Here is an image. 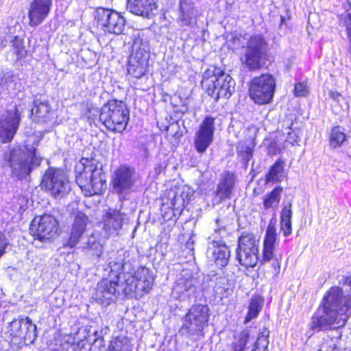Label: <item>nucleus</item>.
<instances>
[{"instance_id": "obj_51", "label": "nucleus", "mask_w": 351, "mask_h": 351, "mask_svg": "<svg viewBox=\"0 0 351 351\" xmlns=\"http://www.w3.org/2000/svg\"><path fill=\"white\" fill-rule=\"evenodd\" d=\"M329 97L337 103L340 102L341 95L337 90H330L328 93Z\"/></svg>"}, {"instance_id": "obj_6", "label": "nucleus", "mask_w": 351, "mask_h": 351, "mask_svg": "<svg viewBox=\"0 0 351 351\" xmlns=\"http://www.w3.org/2000/svg\"><path fill=\"white\" fill-rule=\"evenodd\" d=\"M153 281L149 270L145 267H139L133 273L128 270L122 274L121 282L117 280L120 284L119 290L126 296L134 293L141 295L143 292H149Z\"/></svg>"}, {"instance_id": "obj_56", "label": "nucleus", "mask_w": 351, "mask_h": 351, "mask_svg": "<svg viewBox=\"0 0 351 351\" xmlns=\"http://www.w3.org/2000/svg\"><path fill=\"white\" fill-rule=\"evenodd\" d=\"M345 284L348 285L351 288V275L346 278Z\"/></svg>"}, {"instance_id": "obj_36", "label": "nucleus", "mask_w": 351, "mask_h": 351, "mask_svg": "<svg viewBox=\"0 0 351 351\" xmlns=\"http://www.w3.org/2000/svg\"><path fill=\"white\" fill-rule=\"evenodd\" d=\"M282 192V188L277 186L270 193H267L263 198L265 209L276 208L280 202Z\"/></svg>"}, {"instance_id": "obj_40", "label": "nucleus", "mask_w": 351, "mask_h": 351, "mask_svg": "<svg viewBox=\"0 0 351 351\" xmlns=\"http://www.w3.org/2000/svg\"><path fill=\"white\" fill-rule=\"evenodd\" d=\"M263 300L258 296L252 297L249 305L248 313L245 318L244 323L247 324L258 317L262 309Z\"/></svg>"}, {"instance_id": "obj_2", "label": "nucleus", "mask_w": 351, "mask_h": 351, "mask_svg": "<svg viewBox=\"0 0 351 351\" xmlns=\"http://www.w3.org/2000/svg\"><path fill=\"white\" fill-rule=\"evenodd\" d=\"M3 160L10 167L12 177L25 180L29 177L32 170L38 167L42 159L36 156V149L32 147L25 152L21 149L14 148L3 152Z\"/></svg>"}, {"instance_id": "obj_8", "label": "nucleus", "mask_w": 351, "mask_h": 351, "mask_svg": "<svg viewBox=\"0 0 351 351\" xmlns=\"http://www.w3.org/2000/svg\"><path fill=\"white\" fill-rule=\"evenodd\" d=\"M276 90V80L269 73L254 77L250 84V98L258 105L271 103Z\"/></svg>"}, {"instance_id": "obj_37", "label": "nucleus", "mask_w": 351, "mask_h": 351, "mask_svg": "<svg viewBox=\"0 0 351 351\" xmlns=\"http://www.w3.org/2000/svg\"><path fill=\"white\" fill-rule=\"evenodd\" d=\"M259 241L252 233H243L238 240V247L258 252Z\"/></svg>"}, {"instance_id": "obj_60", "label": "nucleus", "mask_w": 351, "mask_h": 351, "mask_svg": "<svg viewBox=\"0 0 351 351\" xmlns=\"http://www.w3.org/2000/svg\"><path fill=\"white\" fill-rule=\"evenodd\" d=\"M45 217V215H44V216H41L40 219V220L44 219Z\"/></svg>"}, {"instance_id": "obj_55", "label": "nucleus", "mask_w": 351, "mask_h": 351, "mask_svg": "<svg viewBox=\"0 0 351 351\" xmlns=\"http://www.w3.org/2000/svg\"><path fill=\"white\" fill-rule=\"evenodd\" d=\"M7 40L5 39L1 40L0 42V51L2 50L7 45Z\"/></svg>"}, {"instance_id": "obj_25", "label": "nucleus", "mask_w": 351, "mask_h": 351, "mask_svg": "<svg viewBox=\"0 0 351 351\" xmlns=\"http://www.w3.org/2000/svg\"><path fill=\"white\" fill-rule=\"evenodd\" d=\"M34 121L38 123H46L50 118L51 107L47 100L41 101L36 99L34 101V108L32 110Z\"/></svg>"}, {"instance_id": "obj_26", "label": "nucleus", "mask_w": 351, "mask_h": 351, "mask_svg": "<svg viewBox=\"0 0 351 351\" xmlns=\"http://www.w3.org/2000/svg\"><path fill=\"white\" fill-rule=\"evenodd\" d=\"M254 332L251 329L246 328L234 337L231 345V351H247L248 344L254 341Z\"/></svg>"}, {"instance_id": "obj_18", "label": "nucleus", "mask_w": 351, "mask_h": 351, "mask_svg": "<svg viewBox=\"0 0 351 351\" xmlns=\"http://www.w3.org/2000/svg\"><path fill=\"white\" fill-rule=\"evenodd\" d=\"M207 256L217 267H223L229 262L230 250L222 240H213L208 243Z\"/></svg>"}, {"instance_id": "obj_7", "label": "nucleus", "mask_w": 351, "mask_h": 351, "mask_svg": "<svg viewBox=\"0 0 351 351\" xmlns=\"http://www.w3.org/2000/svg\"><path fill=\"white\" fill-rule=\"evenodd\" d=\"M149 58V41L143 36H136L132 45L128 60V73L135 78H141L147 72Z\"/></svg>"}, {"instance_id": "obj_54", "label": "nucleus", "mask_w": 351, "mask_h": 351, "mask_svg": "<svg viewBox=\"0 0 351 351\" xmlns=\"http://www.w3.org/2000/svg\"><path fill=\"white\" fill-rule=\"evenodd\" d=\"M194 241L192 240L191 238L189 239V241L186 243V247L189 248L191 250H193V245Z\"/></svg>"}, {"instance_id": "obj_58", "label": "nucleus", "mask_w": 351, "mask_h": 351, "mask_svg": "<svg viewBox=\"0 0 351 351\" xmlns=\"http://www.w3.org/2000/svg\"><path fill=\"white\" fill-rule=\"evenodd\" d=\"M95 342H98V343H101V339H99V337H98L97 339H95Z\"/></svg>"}, {"instance_id": "obj_12", "label": "nucleus", "mask_w": 351, "mask_h": 351, "mask_svg": "<svg viewBox=\"0 0 351 351\" xmlns=\"http://www.w3.org/2000/svg\"><path fill=\"white\" fill-rule=\"evenodd\" d=\"M21 113L15 106L0 116V141L8 143L12 141L21 123Z\"/></svg>"}, {"instance_id": "obj_53", "label": "nucleus", "mask_w": 351, "mask_h": 351, "mask_svg": "<svg viewBox=\"0 0 351 351\" xmlns=\"http://www.w3.org/2000/svg\"><path fill=\"white\" fill-rule=\"evenodd\" d=\"M287 134H288V137H287L288 141H289L292 144H293V143H296L298 141V136H297L295 134H293L291 132H288Z\"/></svg>"}, {"instance_id": "obj_11", "label": "nucleus", "mask_w": 351, "mask_h": 351, "mask_svg": "<svg viewBox=\"0 0 351 351\" xmlns=\"http://www.w3.org/2000/svg\"><path fill=\"white\" fill-rule=\"evenodd\" d=\"M41 184L55 198H62L67 195L71 186L65 173L53 167L46 170Z\"/></svg>"}, {"instance_id": "obj_49", "label": "nucleus", "mask_w": 351, "mask_h": 351, "mask_svg": "<svg viewBox=\"0 0 351 351\" xmlns=\"http://www.w3.org/2000/svg\"><path fill=\"white\" fill-rule=\"evenodd\" d=\"M107 219H124L125 214L121 210L109 208L106 213Z\"/></svg>"}, {"instance_id": "obj_17", "label": "nucleus", "mask_w": 351, "mask_h": 351, "mask_svg": "<svg viewBox=\"0 0 351 351\" xmlns=\"http://www.w3.org/2000/svg\"><path fill=\"white\" fill-rule=\"evenodd\" d=\"M237 182L236 175L229 171H223L219 180L213 198V204H219L223 200L231 197L232 191Z\"/></svg>"}, {"instance_id": "obj_27", "label": "nucleus", "mask_w": 351, "mask_h": 351, "mask_svg": "<svg viewBox=\"0 0 351 351\" xmlns=\"http://www.w3.org/2000/svg\"><path fill=\"white\" fill-rule=\"evenodd\" d=\"M131 269V264L124 261L121 256L116 257L114 260L110 261L108 265V268L110 276L112 278L114 276L117 280L121 282L122 274L128 270Z\"/></svg>"}, {"instance_id": "obj_57", "label": "nucleus", "mask_w": 351, "mask_h": 351, "mask_svg": "<svg viewBox=\"0 0 351 351\" xmlns=\"http://www.w3.org/2000/svg\"><path fill=\"white\" fill-rule=\"evenodd\" d=\"M165 168V166H163L162 164H160L158 165V167L156 168V171L158 173H160Z\"/></svg>"}, {"instance_id": "obj_1", "label": "nucleus", "mask_w": 351, "mask_h": 351, "mask_svg": "<svg viewBox=\"0 0 351 351\" xmlns=\"http://www.w3.org/2000/svg\"><path fill=\"white\" fill-rule=\"evenodd\" d=\"M351 315V297L343 294L338 287L330 289L324 303L314 313L311 328L320 331L343 326Z\"/></svg>"}, {"instance_id": "obj_10", "label": "nucleus", "mask_w": 351, "mask_h": 351, "mask_svg": "<svg viewBox=\"0 0 351 351\" xmlns=\"http://www.w3.org/2000/svg\"><path fill=\"white\" fill-rule=\"evenodd\" d=\"M209 317L210 309L207 305H193L184 317L181 330L190 336L202 335Z\"/></svg>"}, {"instance_id": "obj_24", "label": "nucleus", "mask_w": 351, "mask_h": 351, "mask_svg": "<svg viewBox=\"0 0 351 351\" xmlns=\"http://www.w3.org/2000/svg\"><path fill=\"white\" fill-rule=\"evenodd\" d=\"M156 8L155 0H128L127 10L131 13L149 19Z\"/></svg>"}, {"instance_id": "obj_35", "label": "nucleus", "mask_w": 351, "mask_h": 351, "mask_svg": "<svg viewBox=\"0 0 351 351\" xmlns=\"http://www.w3.org/2000/svg\"><path fill=\"white\" fill-rule=\"evenodd\" d=\"M219 83L221 85V98H229L234 92L235 82L233 78L228 74L222 71L219 75Z\"/></svg>"}, {"instance_id": "obj_43", "label": "nucleus", "mask_w": 351, "mask_h": 351, "mask_svg": "<svg viewBox=\"0 0 351 351\" xmlns=\"http://www.w3.org/2000/svg\"><path fill=\"white\" fill-rule=\"evenodd\" d=\"M171 205L173 206V209L176 210H182L184 208L186 207V204L184 199H182L180 194H179L178 189H176L175 192H173Z\"/></svg>"}, {"instance_id": "obj_38", "label": "nucleus", "mask_w": 351, "mask_h": 351, "mask_svg": "<svg viewBox=\"0 0 351 351\" xmlns=\"http://www.w3.org/2000/svg\"><path fill=\"white\" fill-rule=\"evenodd\" d=\"M10 51L16 56L18 62L25 58L27 50L24 45V40L19 36H13L10 40Z\"/></svg>"}, {"instance_id": "obj_20", "label": "nucleus", "mask_w": 351, "mask_h": 351, "mask_svg": "<svg viewBox=\"0 0 351 351\" xmlns=\"http://www.w3.org/2000/svg\"><path fill=\"white\" fill-rule=\"evenodd\" d=\"M222 71L219 69H207L202 75V86L206 90L208 95L214 98L216 101L221 98V85L219 83V75Z\"/></svg>"}, {"instance_id": "obj_9", "label": "nucleus", "mask_w": 351, "mask_h": 351, "mask_svg": "<svg viewBox=\"0 0 351 351\" xmlns=\"http://www.w3.org/2000/svg\"><path fill=\"white\" fill-rule=\"evenodd\" d=\"M95 20L97 27L105 34L121 35L125 30V17L114 10L98 8L95 10Z\"/></svg>"}, {"instance_id": "obj_22", "label": "nucleus", "mask_w": 351, "mask_h": 351, "mask_svg": "<svg viewBox=\"0 0 351 351\" xmlns=\"http://www.w3.org/2000/svg\"><path fill=\"white\" fill-rule=\"evenodd\" d=\"M178 22L181 26L194 27L197 25L198 11L192 0H180Z\"/></svg>"}, {"instance_id": "obj_23", "label": "nucleus", "mask_w": 351, "mask_h": 351, "mask_svg": "<svg viewBox=\"0 0 351 351\" xmlns=\"http://www.w3.org/2000/svg\"><path fill=\"white\" fill-rule=\"evenodd\" d=\"M10 327L16 336L29 339H34L37 337L36 326L32 324L31 319L28 317L12 321Z\"/></svg>"}, {"instance_id": "obj_50", "label": "nucleus", "mask_w": 351, "mask_h": 351, "mask_svg": "<svg viewBox=\"0 0 351 351\" xmlns=\"http://www.w3.org/2000/svg\"><path fill=\"white\" fill-rule=\"evenodd\" d=\"M280 226L285 237L291 233V221H280Z\"/></svg>"}, {"instance_id": "obj_45", "label": "nucleus", "mask_w": 351, "mask_h": 351, "mask_svg": "<svg viewBox=\"0 0 351 351\" xmlns=\"http://www.w3.org/2000/svg\"><path fill=\"white\" fill-rule=\"evenodd\" d=\"M76 204H73L69 206L67 210L70 212V217L73 219H88L85 214L78 210Z\"/></svg>"}, {"instance_id": "obj_47", "label": "nucleus", "mask_w": 351, "mask_h": 351, "mask_svg": "<svg viewBox=\"0 0 351 351\" xmlns=\"http://www.w3.org/2000/svg\"><path fill=\"white\" fill-rule=\"evenodd\" d=\"M89 247L95 251V255L99 257L102 254L103 246L99 243L96 242L95 238L91 237L88 241Z\"/></svg>"}, {"instance_id": "obj_34", "label": "nucleus", "mask_w": 351, "mask_h": 351, "mask_svg": "<svg viewBox=\"0 0 351 351\" xmlns=\"http://www.w3.org/2000/svg\"><path fill=\"white\" fill-rule=\"evenodd\" d=\"M228 279L225 276H220L216 278L215 285L213 287V292L215 299L221 300L227 297L232 291Z\"/></svg>"}, {"instance_id": "obj_44", "label": "nucleus", "mask_w": 351, "mask_h": 351, "mask_svg": "<svg viewBox=\"0 0 351 351\" xmlns=\"http://www.w3.org/2000/svg\"><path fill=\"white\" fill-rule=\"evenodd\" d=\"M179 192V194L182 196V199H184L185 204L186 206L188 205L189 201L191 199L192 197L194 195L193 189L189 186H182L180 187L177 188Z\"/></svg>"}, {"instance_id": "obj_30", "label": "nucleus", "mask_w": 351, "mask_h": 351, "mask_svg": "<svg viewBox=\"0 0 351 351\" xmlns=\"http://www.w3.org/2000/svg\"><path fill=\"white\" fill-rule=\"evenodd\" d=\"M257 252H252L237 247V259L241 265L245 267H254L258 261Z\"/></svg>"}, {"instance_id": "obj_3", "label": "nucleus", "mask_w": 351, "mask_h": 351, "mask_svg": "<svg viewBox=\"0 0 351 351\" xmlns=\"http://www.w3.org/2000/svg\"><path fill=\"white\" fill-rule=\"evenodd\" d=\"M75 181L86 196L98 193L102 187V169L95 160L82 158L75 167Z\"/></svg>"}, {"instance_id": "obj_28", "label": "nucleus", "mask_w": 351, "mask_h": 351, "mask_svg": "<svg viewBox=\"0 0 351 351\" xmlns=\"http://www.w3.org/2000/svg\"><path fill=\"white\" fill-rule=\"evenodd\" d=\"M195 280L192 276L185 277L184 276L179 278L176 285L173 288V291L177 294H183L184 297H189L195 291ZM182 297L181 295H179Z\"/></svg>"}, {"instance_id": "obj_59", "label": "nucleus", "mask_w": 351, "mask_h": 351, "mask_svg": "<svg viewBox=\"0 0 351 351\" xmlns=\"http://www.w3.org/2000/svg\"><path fill=\"white\" fill-rule=\"evenodd\" d=\"M49 219H53V220H55V219H56V218H55L54 217H51V216H49Z\"/></svg>"}, {"instance_id": "obj_14", "label": "nucleus", "mask_w": 351, "mask_h": 351, "mask_svg": "<svg viewBox=\"0 0 351 351\" xmlns=\"http://www.w3.org/2000/svg\"><path fill=\"white\" fill-rule=\"evenodd\" d=\"M277 239L275 224L271 221L267 226L263 242L262 263L272 261L273 274L277 276L280 271V263L279 260L274 257V246Z\"/></svg>"}, {"instance_id": "obj_13", "label": "nucleus", "mask_w": 351, "mask_h": 351, "mask_svg": "<svg viewBox=\"0 0 351 351\" xmlns=\"http://www.w3.org/2000/svg\"><path fill=\"white\" fill-rule=\"evenodd\" d=\"M215 130V118L206 116L195 133L193 144L199 154H204L213 143Z\"/></svg>"}, {"instance_id": "obj_52", "label": "nucleus", "mask_w": 351, "mask_h": 351, "mask_svg": "<svg viewBox=\"0 0 351 351\" xmlns=\"http://www.w3.org/2000/svg\"><path fill=\"white\" fill-rule=\"evenodd\" d=\"M157 247H158L157 249L158 250H160L163 254L162 255L165 256V254L167 251V247H168L167 243L165 242V243H160L159 245H157Z\"/></svg>"}, {"instance_id": "obj_19", "label": "nucleus", "mask_w": 351, "mask_h": 351, "mask_svg": "<svg viewBox=\"0 0 351 351\" xmlns=\"http://www.w3.org/2000/svg\"><path fill=\"white\" fill-rule=\"evenodd\" d=\"M58 230V221H32L29 226L32 236L42 241L53 238Z\"/></svg>"}, {"instance_id": "obj_62", "label": "nucleus", "mask_w": 351, "mask_h": 351, "mask_svg": "<svg viewBox=\"0 0 351 351\" xmlns=\"http://www.w3.org/2000/svg\"><path fill=\"white\" fill-rule=\"evenodd\" d=\"M284 20V18L282 16H281V21H283Z\"/></svg>"}, {"instance_id": "obj_5", "label": "nucleus", "mask_w": 351, "mask_h": 351, "mask_svg": "<svg viewBox=\"0 0 351 351\" xmlns=\"http://www.w3.org/2000/svg\"><path fill=\"white\" fill-rule=\"evenodd\" d=\"M129 119L130 110L122 101L111 99L100 109V121L108 130L114 132H123Z\"/></svg>"}, {"instance_id": "obj_4", "label": "nucleus", "mask_w": 351, "mask_h": 351, "mask_svg": "<svg viewBox=\"0 0 351 351\" xmlns=\"http://www.w3.org/2000/svg\"><path fill=\"white\" fill-rule=\"evenodd\" d=\"M242 64L250 71L260 69L267 59L269 50V43L261 34H255L246 39L243 46Z\"/></svg>"}, {"instance_id": "obj_15", "label": "nucleus", "mask_w": 351, "mask_h": 351, "mask_svg": "<svg viewBox=\"0 0 351 351\" xmlns=\"http://www.w3.org/2000/svg\"><path fill=\"white\" fill-rule=\"evenodd\" d=\"M134 174L133 169L124 165L119 167L112 176L113 191L119 195L128 194L136 182Z\"/></svg>"}, {"instance_id": "obj_21", "label": "nucleus", "mask_w": 351, "mask_h": 351, "mask_svg": "<svg viewBox=\"0 0 351 351\" xmlns=\"http://www.w3.org/2000/svg\"><path fill=\"white\" fill-rule=\"evenodd\" d=\"M51 3L52 0H34L28 12L30 26L35 27L43 23L50 12Z\"/></svg>"}, {"instance_id": "obj_42", "label": "nucleus", "mask_w": 351, "mask_h": 351, "mask_svg": "<svg viewBox=\"0 0 351 351\" xmlns=\"http://www.w3.org/2000/svg\"><path fill=\"white\" fill-rule=\"evenodd\" d=\"M102 227L106 232V235L117 234V230L121 228V224L120 221H103Z\"/></svg>"}, {"instance_id": "obj_39", "label": "nucleus", "mask_w": 351, "mask_h": 351, "mask_svg": "<svg viewBox=\"0 0 351 351\" xmlns=\"http://www.w3.org/2000/svg\"><path fill=\"white\" fill-rule=\"evenodd\" d=\"M269 333V330L266 328L261 329L251 351H268Z\"/></svg>"}, {"instance_id": "obj_32", "label": "nucleus", "mask_w": 351, "mask_h": 351, "mask_svg": "<svg viewBox=\"0 0 351 351\" xmlns=\"http://www.w3.org/2000/svg\"><path fill=\"white\" fill-rule=\"evenodd\" d=\"M254 145L250 139L240 141L236 147L238 156L241 158L246 167L249 161L252 158Z\"/></svg>"}, {"instance_id": "obj_41", "label": "nucleus", "mask_w": 351, "mask_h": 351, "mask_svg": "<svg viewBox=\"0 0 351 351\" xmlns=\"http://www.w3.org/2000/svg\"><path fill=\"white\" fill-rule=\"evenodd\" d=\"M130 341L124 336L116 337L110 343L108 351H132Z\"/></svg>"}, {"instance_id": "obj_29", "label": "nucleus", "mask_w": 351, "mask_h": 351, "mask_svg": "<svg viewBox=\"0 0 351 351\" xmlns=\"http://www.w3.org/2000/svg\"><path fill=\"white\" fill-rule=\"evenodd\" d=\"M85 229L86 223L84 221H74L69 239L63 242V247H69L70 248L75 247L80 241V239L84 232Z\"/></svg>"}, {"instance_id": "obj_46", "label": "nucleus", "mask_w": 351, "mask_h": 351, "mask_svg": "<svg viewBox=\"0 0 351 351\" xmlns=\"http://www.w3.org/2000/svg\"><path fill=\"white\" fill-rule=\"evenodd\" d=\"M308 94L306 83L299 82L295 84L294 95L296 97H304Z\"/></svg>"}, {"instance_id": "obj_33", "label": "nucleus", "mask_w": 351, "mask_h": 351, "mask_svg": "<svg viewBox=\"0 0 351 351\" xmlns=\"http://www.w3.org/2000/svg\"><path fill=\"white\" fill-rule=\"evenodd\" d=\"M285 177L284 162L280 159L276 160L270 167L265 176V182H280Z\"/></svg>"}, {"instance_id": "obj_48", "label": "nucleus", "mask_w": 351, "mask_h": 351, "mask_svg": "<svg viewBox=\"0 0 351 351\" xmlns=\"http://www.w3.org/2000/svg\"><path fill=\"white\" fill-rule=\"evenodd\" d=\"M291 204L290 202H285L283 203L280 219H291Z\"/></svg>"}, {"instance_id": "obj_31", "label": "nucleus", "mask_w": 351, "mask_h": 351, "mask_svg": "<svg viewBox=\"0 0 351 351\" xmlns=\"http://www.w3.org/2000/svg\"><path fill=\"white\" fill-rule=\"evenodd\" d=\"M345 131V129L340 125L335 126L330 130L328 141L331 148L340 147L347 141L348 136Z\"/></svg>"}, {"instance_id": "obj_16", "label": "nucleus", "mask_w": 351, "mask_h": 351, "mask_svg": "<svg viewBox=\"0 0 351 351\" xmlns=\"http://www.w3.org/2000/svg\"><path fill=\"white\" fill-rule=\"evenodd\" d=\"M119 286L117 280H102L97 284L93 298L99 304L108 306L119 295Z\"/></svg>"}, {"instance_id": "obj_61", "label": "nucleus", "mask_w": 351, "mask_h": 351, "mask_svg": "<svg viewBox=\"0 0 351 351\" xmlns=\"http://www.w3.org/2000/svg\"><path fill=\"white\" fill-rule=\"evenodd\" d=\"M348 1L349 4H350V5L351 7V0H348Z\"/></svg>"}]
</instances>
